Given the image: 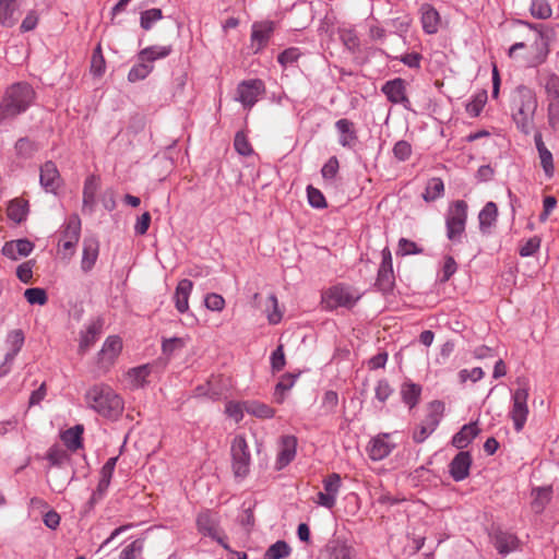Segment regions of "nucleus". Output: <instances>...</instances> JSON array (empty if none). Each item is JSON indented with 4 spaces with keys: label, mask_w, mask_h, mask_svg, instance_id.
<instances>
[{
    "label": "nucleus",
    "mask_w": 559,
    "mask_h": 559,
    "mask_svg": "<svg viewBox=\"0 0 559 559\" xmlns=\"http://www.w3.org/2000/svg\"><path fill=\"white\" fill-rule=\"evenodd\" d=\"M538 107L536 93L525 86H518L511 98V116L519 131L528 135L535 130V114Z\"/></svg>",
    "instance_id": "f257e3e1"
},
{
    "label": "nucleus",
    "mask_w": 559,
    "mask_h": 559,
    "mask_svg": "<svg viewBox=\"0 0 559 559\" xmlns=\"http://www.w3.org/2000/svg\"><path fill=\"white\" fill-rule=\"evenodd\" d=\"M85 399L87 405L103 417L117 419L123 412L122 399L109 385H93Z\"/></svg>",
    "instance_id": "f03ea898"
},
{
    "label": "nucleus",
    "mask_w": 559,
    "mask_h": 559,
    "mask_svg": "<svg viewBox=\"0 0 559 559\" xmlns=\"http://www.w3.org/2000/svg\"><path fill=\"white\" fill-rule=\"evenodd\" d=\"M34 96L35 92L27 83L11 85L0 103V121L24 112L33 103Z\"/></svg>",
    "instance_id": "7ed1b4c3"
},
{
    "label": "nucleus",
    "mask_w": 559,
    "mask_h": 559,
    "mask_svg": "<svg viewBox=\"0 0 559 559\" xmlns=\"http://www.w3.org/2000/svg\"><path fill=\"white\" fill-rule=\"evenodd\" d=\"M467 219V203L463 200H456L449 209L445 225L447 237L453 242H461L465 231Z\"/></svg>",
    "instance_id": "20e7f679"
},
{
    "label": "nucleus",
    "mask_w": 559,
    "mask_h": 559,
    "mask_svg": "<svg viewBox=\"0 0 559 559\" xmlns=\"http://www.w3.org/2000/svg\"><path fill=\"white\" fill-rule=\"evenodd\" d=\"M360 293L350 286L343 284L329 288L322 295V304L326 309H335L337 307L352 308L359 300Z\"/></svg>",
    "instance_id": "39448f33"
},
{
    "label": "nucleus",
    "mask_w": 559,
    "mask_h": 559,
    "mask_svg": "<svg viewBox=\"0 0 559 559\" xmlns=\"http://www.w3.org/2000/svg\"><path fill=\"white\" fill-rule=\"evenodd\" d=\"M231 467L237 478H245L250 472L251 455L245 436L237 435L230 447Z\"/></svg>",
    "instance_id": "423d86ee"
},
{
    "label": "nucleus",
    "mask_w": 559,
    "mask_h": 559,
    "mask_svg": "<svg viewBox=\"0 0 559 559\" xmlns=\"http://www.w3.org/2000/svg\"><path fill=\"white\" fill-rule=\"evenodd\" d=\"M528 386L525 384L518 388L512 393V408L510 417L513 420L514 429L520 432L526 423L528 416Z\"/></svg>",
    "instance_id": "0eeeda50"
},
{
    "label": "nucleus",
    "mask_w": 559,
    "mask_h": 559,
    "mask_svg": "<svg viewBox=\"0 0 559 559\" xmlns=\"http://www.w3.org/2000/svg\"><path fill=\"white\" fill-rule=\"evenodd\" d=\"M197 527L199 533L216 540L225 549H229L226 544V536L219 530V519L216 513L209 510L201 512L197 518Z\"/></svg>",
    "instance_id": "6e6552de"
},
{
    "label": "nucleus",
    "mask_w": 559,
    "mask_h": 559,
    "mask_svg": "<svg viewBox=\"0 0 559 559\" xmlns=\"http://www.w3.org/2000/svg\"><path fill=\"white\" fill-rule=\"evenodd\" d=\"M264 93L265 85L262 80H246L237 86L236 100L240 102L245 108L251 109Z\"/></svg>",
    "instance_id": "1a4fd4ad"
},
{
    "label": "nucleus",
    "mask_w": 559,
    "mask_h": 559,
    "mask_svg": "<svg viewBox=\"0 0 559 559\" xmlns=\"http://www.w3.org/2000/svg\"><path fill=\"white\" fill-rule=\"evenodd\" d=\"M429 407L430 412L425 419V424L420 425L413 432V440L416 443L424 442L427 437L435 431L444 412V404L440 401L431 402Z\"/></svg>",
    "instance_id": "9d476101"
},
{
    "label": "nucleus",
    "mask_w": 559,
    "mask_h": 559,
    "mask_svg": "<svg viewBox=\"0 0 559 559\" xmlns=\"http://www.w3.org/2000/svg\"><path fill=\"white\" fill-rule=\"evenodd\" d=\"M381 92L392 104H400L405 109L411 110L412 104L406 95V82L401 78L390 80L383 84Z\"/></svg>",
    "instance_id": "9b49d317"
},
{
    "label": "nucleus",
    "mask_w": 559,
    "mask_h": 559,
    "mask_svg": "<svg viewBox=\"0 0 559 559\" xmlns=\"http://www.w3.org/2000/svg\"><path fill=\"white\" fill-rule=\"evenodd\" d=\"M382 261L378 270L376 286L379 290L386 293L394 286V272L392 265V255L389 248L381 251Z\"/></svg>",
    "instance_id": "f8f14e48"
},
{
    "label": "nucleus",
    "mask_w": 559,
    "mask_h": 559,
    "mask_svg": "<svg viewBox=\"0 0 559 559\" xmlns=\"http://www.w3.org/2000/svg\"><path fill=\"white\" fill-rule=\"evenodd\" d=\"M473 459L469 452L460 451L449 464V474L455 481H462L469 475Z\"/></svg>",
    "instance_id": "ddd939ff"
},
{
    "label": "nucleus",
    "mask_w": 559,
    "mask_h": 559,
    "mask_svg": "<svg viewBox=\"0 0 559 559\" xmlns=\"http://www.w3.org/2000/svg\"><path fill=\"white\" fill-rule=\"evenodd\" d=\"M81 235V219L78 214H72L62 230V248L73 253Z\"/></svg>",
    "instance_id": "4468645a"
},
{
    "label": "nucleus",
    "mask_w": 559,
    "mask_h": 559,
    "mask_svg": "<svg viewBox=\"0 0 559 559\" xmlns=\"http://www.w3.org/2000/svg\"><path fill=\"white\" fill-rule=\"evenodd\" d=\"M335 128L338 132V143L343 147L354 148L358 143L355 123L346 118H342L335 122Z\"/></svg>",
    "instance_id": "2eb2a0df"
},
{
    "label": "nucleus",
    "mask_w": 559,
    "mask_h": 559,
    "mask_svg": "<svg viewBox=\"0 0 559 559\" xmlns=\"http://www.w3.org/2000/svg\"><path fill=\"white\" fill-rule=\"evenodd\" d=\"M34 243L26 238L7 241L2 254L11 260H17L32 253Z\"/></svg>",
    "instance_id": "dca6fc26"
},
{
    "label": "nucleus",
    "mask_w": 559,
    "mask_h": 559,
    "mask_svg": "<svg viewBox=\"0 0 559 559\" xmlns=\"http://www.w3.org/2000/svg\"><path fill=\"white\" fill-rule=\"evenodd\" d=\"M99 241L96 237H86L83 240V253L81 260V269L83 272H90L98 258Z\"/></svg>",
    "instance_id": "f3484780"
},
{
    "label": "nucleus",
    "mask_w": 559,
    "mask_h": 559,
    "mask_svg": "<svg viewBox=\"0 0 559 559\" xmlns=\"http://www.w3.org/2000/svg\"><path fill=\"white\" fill-rule=\"evenodd\" d=\"M534 141L538 152L540 166L543 167L545 176L550 179L555 174L552 153L546 147L539 131L535 132Z\"/></svg>",
    "instance_id": "a211bd4d"
},
{
    "label": "nucleus",
    "mask_w": 559,
    "mask_h": 559,
    "mask_svg": "<svg viewBox=\"0 0 559 559\" xmlns=\"http://www.w3.org/2000/svg\"><path fill=\"white\" fill-rule=\"evenodd\" d=\"M39 181L46 191L55 192L59 188L60 175L53 162L48 160L40 167Z\"/></svg>",
    "instance_id": "6ab92c4d"
},
{
    "label": "nucleus",
    "mask_w": 559,
    "mask_h": 559,
    "mask_svg": "<svg viewBox=\"0 0 559 559\" xmlns=\"http://www.w3.org/2000/svg\"><path fill=\"white\" fill-rule=\"evenodd\" d=\"M495 548L500 555H509L519 549L520 539L511 533L497 531L492 537Z\"/></svg>",
    "instance_id": "aec40b11"
},
{
    "label": "nucleus",
    "mask_w": 559,
    "mask_h": 559,
    "mask_svg": "<svg viewBox=\"0 0 559 559\" xmlns=\"http://www.w3.org/2000/svg\"><path fill=\"white\" fill-rule=\"evenodd\" d=\"M297 439L294 436L281 438V450L277 454L276 468L282 469L288 465L296 455Z\"/></svg>",
    "instance_id": "412c9836"
},
{
    "label": "nucleus",
    "mask_w": 559,
    "mask_h": 559,
    "mask_svg": "<svg viewBox=\"0 0 559 559\" xmlns=\"http://www.w3.org/2000/svg\"><path fill=\"white\" fill-rule=\"evenodd\" d=\"M322 554L326 559H352L353 548L345 542L335 538L328 542Z\"/></svg>",
    "instance_id": "4be33fe9"
},
{
    "label": "nucleus",
    "mask_w": 559,
    "mask_h": 559,
    "mask_svg": "<svg viewBox=\"0 0 559 559\" xmlns=\"http://www.w3.org/2000/svg\"><path fill=\"white\" fill-rule=\"evenodd\" d=\"M480 429L477 423H469L464 425L459 432L452 437V445L459 450L465 449L478 435Z\"/></svg>",
    "instance_id": "5701e85b"
},
{
    "label": "nucleus",
    "mask_w": 559,
    "mask_h": 559,
    "mask_svg": "<svg viewBox=\"0 0 559 559\" xmlns=\"http://www.w3.org/2000/svg\"><path fill=\"white\" fill-rule=\"evenodd\" d=\"M388 433L380 435L370 441L369 456L372 461H381L390 455L394 444L386 441Z\"/></svg>",
    "instance_id": "b1692460"
},
{
    "label": "nucleus",
    "mask_w": 559,
    "mask_h": 559,
    "mask_svg": "<svg viewBox=\"0 0 559 559\" xmlns=\"http://www.w3.org/2000/svg\"><path fill=\"white\" fill-rule=\"evenodd\" d=\"M99 189V177L90 175L84 182L83 188V212L92 213L96 204V193Z\"/></svg>",
    "instance_id": "393cba45"
},
{
    "label": "nucleus",
    "mask_w": 559,
    "mask_h": 559,
    "mask_svg": "<svg viewBox=\"0 0 559 559\" xmlns=\"http://www.w3.org/2000/svg\"><path fill=\"white\" fill-rule=\"evenodd\" d=\"M274 23L271 21L254 23L252 25L251 40L257 46V51L266 46L272 33Z\"/></svg>",
    "instance_id": "a878e982"
},
{
    "label": "nucleus",
    "mask_w": 559,
    "mask_h": 559,
    "mask_svg": "<svg viewBox=\"0 0 559 559\" xmlns=\"http://www.w3.org/2000/svg\"><path fill=\"white\" fill-rule=\"evenodd\" d=\"M193 288V283L190 280H181L174 294L175 307L180 313H185L189 309V297Z\"/></svg>",
    "instance_id": "bb28decb"
},
{
    "label": "nucleus",
    "mask_w": 559,
    "mask_h": 559,
    "mask_svg": "<svg viewBox=\"0 0 559 559\" xmlns=\"http://www.w3.org/2000/svg\"><path fill=\"white\" fill-rule=\"evenodd\" d=\"M28 214V202L21 198H15L9 202L7 209L8 217L16 224L24 222Z\"/></svg>",
    "instance_id": "cd10ccee"
},
{
    "label": "nucleus",
    "mask_w": 559,
    "mask_h": 559,
    "mask_svg": "<svg viewBox=\"0 0 559 559\" xmlns=\"http://www.w3.org/2000/svg\"><path fill=\"white\" fill-rule=\"evenodd\" d=\"M439 13L429 4H425L421 8V23L423 28L427 34H435L439 27Z\"/></svg>",
    "instance_id": "c85d7f7f"
},
{
    "label": "nucleus",
    "mask_w": 559,
    "mask_h": 559,
    "mask_svg": "<svg viewBox=\"0 0 559 559\" xmlns=\"http://www.w3.org/2000/svg\"><path fill=\"white\" fill-rule=\"evenodd\" d=\"M246 412L260 419H270L275 415V409L259 401H245Z\"/></svg>",
    "instance_id": "c756f323"
},
{
    "label": "nucleus",
    "mask_w": 559,
    "mask_h": 559,
    "mask_svg": "<svg viewBox=\"0 0 559 559\" xmlns=\"http://www.w3.org/2000/svg\"><path fill=\"white\" fill-rule=\"evenodd\" d=\"M83 430L82 425H76L61 433V440L69 450L76 451L82 447Z\"/></svg>",
    "instance_id": "7c9ffc66"
},
{
    "label": "nucleus",
    "mask_w": 559,
    "mask_h": 559,
    "mask_svg": "<svg viewBox=\"0 0 559 559\" xmlns=\"http://www.w3.org/2000/svg\"><path fill=\"white\" fill-rule=\"evenodd\" d=\"M498 216V207L495 202H488L479 212V228L483 233H487L496 223Z\"/></svg>",
    "instance_id": "2f4dec72"
},
{
    "label": "nucleus",
    "mask_w": 559,
    "mask_h": 559,
    "mask_svg": "<svg viewBox=\"0 0 559 559\" xmlns=\"http://www.w3.org/2000/svg\"><path fill=\"white\" fill-rule=\"evenodd\" d=\"M171 46H150L138 53L140 61L154 62L157 59L166 58L171 52Z\"/></svg>",
    "instance_id": "473e14b6"
},
{
    "label": "nucleus",
    "mask_w": 559,
    "mask_h": 559,
    "mask_svg": "<svg viewBox=\"0 0 559 559\" xmlns=\"http://www.w3.org/2000/svg\"><path fill=\"white\" fill-rule=\"evenodd\" d=\"M102 322L99 320L92 322L86 331L82 333L80 341V350H87L96 341V337L100 333Z\"/></svg>",
    "instance_id": "72a5a7b5"
},
{
    "label": "nucleus",
    "mask_w": 559,
    "mask_h": 559,
    "mask_svg": "<svg viewBox=\"0 0 559 559\" xmlns=\"http://www.w3.org/2000/svg\"><path fill=\"white\" fill-rule=\"evenodd\" d=\"M122 342L119 336H109L100 350L102 359L112 361L121 352Z\"/></svg>",
    "instance_id": "f704fd0d"
},
{
    "label": "nucleus",
    "mask_w": 559,
    "mask_h": 559,
    "mask_svg": "<svg viewBox=\"0 0 559 559\" xmlns=\"http://www.w3.org/2000/svg\"><path fill=\"white\" fill-rule=\"evenodd\" d=\"M533 495L532 509L535 513H540L551 499V489L549 487L536 488Z\"/></svg>",
    "instance_id": "c9c22d12"
},
{
    "label": "nucleus",
    "mask_w": 559,
    "mask_h": 559,
    "mask_svg": "<svg viewBox=\"0 0 559 559\" xmlns=\"http://www.w3.org/2000/svg\"><path fill=\"white\" fill-rule=\"evenodd\" d=\"M444 185L440 178H431L426 186L423 198L426 202H432L443 194Z\"/></svg>",
    "instance_id": "e433bc0d"
},
{
    "label": "nucleus",
    "mask_w": 559,
    "mask_h": 559,
    "mask_svg": "<svg viewBox=\"0 0 559 559\" xmlns=\"http://www.w3.org/2000/svg\"><path fill=\"white\" fill-rule=\"evenodd\" d=\"M290 547L285 540H277L264 552L263 559H283L290 555Z\"/></svg>",
    "instance_id": "4c0bfd02"
},
{
    "label": "nucleus",
    "mask_w": 559,
    "mask_h": 559,
    "mask_svg": "<svg viewBox=\"0 0 559 559\" xmlns=\"http://www.w3.org/2000/svg\"><path fill=\"white\" fill-rule=\"evenodd\" d=\"M421 388L415 383H405L401 389L402 399L405 404L413 408L419 401Z\"/></svg>",
    "instance_id": "58836bf2"
},
{
    "label": "nucleus",
    "mask_w": 559,
    "mask_h": 559,
    "mask_svg": "<svg viewBox=\"0 0 559 559\" xmlns=\"http://www.w3.org/2000/svg\"><path fill=\"white\" fill-rule=\"evenodd\" d=\"M148 61H140L139 63L133 66L129 73H128V80L130 82H136L140 80H144L153 70V66L150 64Z\"/></svg>",
    "instance_id": "ea45409f"
},
{
    "label": "nucleus",
    "mask_w": 559,
    "mask_h": 559,
    "mask_svg": "<svg viewBox=\"0 0 559 559\" xmlns=\"http://www.w3.org/2000/svg\"><path fill=\"white\" fill-rule=\"evenodd\" d=\"M487 102V92L480 91L466 105V111L471 117H477Z\"/></svg>",
    "instance_id": "a19ab883"
},
{
    "label": "nucleus",
    "mask_w": 559,
    "mask_h": 559,
    "mask_svg": "<svg viewBox=\"0 0 559 559\" xmlns=\"http://www.w3.org/2000/svg\"><path fill=\"white\" fill-rule=\"evenodd\" d=\"M15 150L19 156L29 158L38 151V145L28 138H21L15 143Z\"/></svg>",
    "instance_id": "79ce46f5"
},
{
    "label": "nucleus",
    "mask_w": 559,
    "mask_h": 559,
    "mask_svg": "<svg viewBox=\"0 0 559 559\" xmlns=\"http://www.w3.org/2000/svg\"><path fill=\"white\" fill-rule=\"evenodd\" d=\"M534 45H535V48L537 50V59H538V62H543L547 55H548V39L547 37L545 36V34L537 29V28H534Z\"/></svg>",
    "instance_id": "37998d69"
},
{
    "label": "nucleus",
    "mask_w": 559,
    "mask_h": 559,
    "mask_svg": "<svg viewBox=\"0 0 559 559\" xmlns=\"http://www.w3.org/2000/svg\"><path fill=\"white\" fill-rule=\"evenodd\" d=\"M163 13L160 9H148L141 13L140 25L143 29H151L153 23L162 20Z\"/></svg>",
    "instance_id": "c03bdc74"
},
{
    "label": "nucleus",
    "mask_w": 559,
    "mask_h": 559,
    "mask_svg": "<svg viewBox=\"0 0 559 559\" xmlns=\"http://www.w3.org/2000/svg\"><path fill=\"white\" fill-rule=\"evenodd\" d=\"M24 297L31 305L44 306L48 301L46 290L39 287L27 288L24 292Z\"/></svg>",
    "instance_id": "a18cd8bd"
},
{
    "label": "nucleus",
    "mask_w": 559,
    "mask_h": 559,
    "mask_svg": "<svg viewBox=\"0 0 559 559\" xmlns=\"http://www.w3.org/2000/svg\"><path fill=\"white\" fill-rule=\"evenodd\" d=\"M531 13L534 17L546 20L551 16V8L547 0H532Z\"/></svg>",
    "instance_id": "49530a36"
},
{
    "label": "nucleus",
    "mask_w": 559,
    "mask_h": 559,
    "mask_svg": "<svg viewBox=\"0 0 559 559\" xmlns=\"http://www.w3.org/2000/svg\"><path fill=\"white\" fill-rule=\"evenodd\" d=\"M105 69H106V62H105L104 56L102 53L100 45H98L92 55L91 72L96 76H100L104 74Z\"/></svg>",
    "instance_id": "de8ad7c7"
},
{
    "label": "nucleus",
    "mask_w": 559,
    "mask_h": 559,
    "mask_svg": "<svg viewBox=\"0 0 559 559\" xmlns=\"http://www.w3.org/2000/svg\"><path fill=\"white\" fill-rule=\"evenodd\" d=\"M295 376L288 373L282 377L281 381L275 386V400L277 403H283L284 401V393L288 391L295 382Z\"/></svg>",
    "instance_id": "09e8293b"
},
{
    "label": "nucleus",
    "mask_w": 559,
    "mask_h": 559,
    "mask_svg": "<svg viewBox=\"0 0 559 559\" xmlns=\"http://www.w3.org/2000/svg\"><path fill=\"white\" fill-rule=\"evenodd\" d=\"M234 147L242 156H249L253 152L251 144L249 143L248 138L243 131H238L236 133Z\"/></svg>",
    "instance_id": "8fccbe9b"
},
{
    "label": "nucleus",
    "mask_w": 559,
    "mask_h": 559,
    "mask_svg": "<svg viewBox=\"0 0 559 559\" xmlns=\"http://www.w3.org/2000/svg\"><path fill=\"white\" fill-rule=\"evenodd\" d=\"M342 485V478L337 473H332L323 479V487L325 492L330 493L336 499L338 490Z\"/></svg>",
    "instance_id": "3c124183"
},
{
    "label": "nucleus",
    "mask_w": 559,
    "mask_h": 559,
    "mask_svg": "<svg viewBox=\"0 0 559 559\" xmlns=\"http://www.w3.org/2000/svg\"><path fill=\"white\" fill-rule=\"evenodd\" d=\"M16 5L0 4V24L4 27H12L16 23L14 13Z\"/></svg>",
    "instance_id": "603ef678"
},
{
    "label": "nucleus",
    "mask_w": 559,
    "mask_h": 559,
    "mask_svg": "<svg viewBox=\"0 0 559 559\" xmlns=\"http://www.w3.org/2000/svg\"><path fill=\"white\" fill-rule=\"evenodd\" d=\"M307 197H308L309 204L312 207L324 209L328 206L323 193L319 189H317L312 186L307 187Z\"/></svg>",
    "instance_id": "864d4df0"
},
{
    "label": "nucleus",
    "mask_w": 559,
    "mask_h": 559,
    "mask_svg": "<svg viewBox=\"0 0 559 559\" xmlns=\"http://www.w3.org/2000/svg\"><path fill=\"white\" fill-rule=\"evenodd\" d=\"M225 304L224 297L216 293H210L204 298V305L211 311L221 312L225 308Z\"/></svg>",
    "instance_id": "5fc2aeb1"
},
{
    "label": "nucleus",
    "mask_w": 559,
    "mask_h": 559,
    "mask_svg": "<svg viewBox=\"0 0 559 559\" xmlns=\"http://www.w3.org/2000/svg\"><path fill=\"white\" fill-rule=\"evenodd\" d=\"M545 91L550 99H559V76L549 74L545 81Z\"/></svg>",
    "instance_id": "6e6d98bb"
},
{
    "label": "nucleus",
    "mask_w": 559,
    "mask_h": 559,
    "mask_svg": "<svg viewBox=\"0 0 559 559\" xmlns=\"http://www.w3.org/2000/svg\"><path fill=\"white\" fill-rule=\"evenodd\" d=\"M183 346L185 341L180 337L165 338L162 344L163 354L169 357Z\"/></svg>",
    "instance_id": "4d7b16f0"
},
{
    "label": "nucleus",
    "mask_w": 559,
    "mask_h": 559,
    "mask_svg": "<svg viewBox=\"0 0 559 559\" xmlns=\"http://www.w3.org/2000/svg\"><path fill=\"white\" fill-rule=\"evenodd\" d=\"M394 157L401 162L409 158L412 154V145L404 140L397 141L393 146Z\"/></svg>",
    "instance_id": "13d9d810"
},
{
    "label": "nucleus",
    "mask_w": 559,
    "mask_h": 559,
    "mask_svg": "<svg viewBox=\"0 0 559 559\" xmlns=\"http://www.w3.org/2000/svg\"><path fill=\"white\" fill-rule=\"evenodd\" d=\"M142 549L143 540L135 539L130 545L122 549V551L119 555V559H135L136 554H140Z\"/></svg>",
    "instance_id": "bf43d9fd"
},
{
    "label": "nucleus",
    "mask_w": 559,
    "mask_h": 559,
    "mask_svg": "<svg viewBox=\"0 0 559 559\" xmlns=\"http://www.w3.org/2000/svg\"><path fill=\"white\" fill-rule=\"evenodd\" d=\"M226 414L233 418L236 423H239L243 417L245 402H228L225 408Z\"/></svg>",
    "instance_id": "052dcab7"
},
{
    "label": "nucleus",
    "mask_w": 559,
    "mask_h": 559,
    "mask_svg": "<svg viewBox=\"0 0 559 559\" xmlns=\"http://www.w3.org/2000/svg\"><path fill=\"white\" fill-rule=\"evenodd\" d=\"M338 404V395L335 391H326L322 399V407L326 413L332 414L335 412Z\"/></svg>",
    "instance_id": "680f3d73"
},
{
    "label": "nucleus",
    "mask_w": 559,
    "mask_h": 559,
    "mask_svg": "<svg viewBox=\"0 0 559 559\" xmlns=\"http://www.w3.org/2000/svg\"><path fill=\"white\" fill-rule=\"evenodd\" d=\"M548 122L552 129L559 128V99H550L548 104Z\"/></svg>",
    "instance_id": "e2e57ef3"
},
{
    "label": "nucleus",
    "mask_w": 559,
    "mask_h": 559,
    "mask_svg": "<svg viewBox=\"0 0 559 559\" xmlns=\"http://www.w3.org/2000/svg\"><path fill=\"white\" fill-rule=\"evenodd\" d=\"M540 247V238L532 237L523 246H521L519 253L521 257L533 255Z\"/></svg>",
    "instance_id": "0e129e2a"
},
{
    "label": "nucleus",
    "mask_w": 559,
    "mask_h": 559,
    "mask_svg": "<svg viewBox=\"0 0 559 559\" xmlns=\"http://www.w3.org/2000/svg\"><path fill=\"white\" fill-rule=\"evenodd\" d=\"M33 264L32 261H27L22 263L16 269V276L17 278L25 284H28L32 282L33 278Z\"/></svg>",
    "instance_id": "69168bd1"
},
{
    "label": "nucleus",
    "mask_w": 559,
    "mask_h": 559,
    "mask_svg": "<svg viewBox=\"0 0 559 559\" xmlns=\"http://www.w3.org/2000/svg\"><path fill=\"white\" fill-rule=\"evenodd\" d=\"M47 459L52 465L59 466L68 459V454L64 450L52 447L47 453Z\"/></svg>",
    "instance_id": "338daca9"
},
{
    "label": "nucleus",
    "mask_w": 559,
    "mask_h": 559,
    "mask_svg": "<svg viewBox=\"0 0 559 559\" xmlns=\"http://www.w3.org/2000/svg\"><path fill=\"white\" fill-rule=\"evenodd\" d=\"M338 171V160L332 156L322 167L321 174L324 179H333Z\"/></svg>",
    "instance_id": "774afa93"
}]
</instances>
